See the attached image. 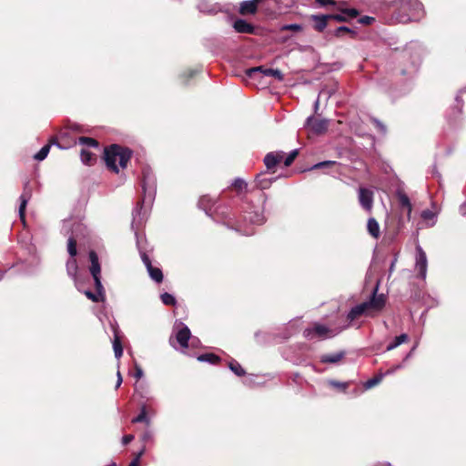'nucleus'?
<instances>
[{
    "label": "nucleus",
    "mask_w": 466,
    "mask_h": 466,
    "mask_svg": "<svg viewBox=\"0 0 466 466\" xmlns=\"http://www.w3.org/2000/svg\"><path fill=\"white\" fill-rule=\"evenodd\" d=\"M244 219L256 225L264 223V206H248V208L245 210Z\"/></svg>",
    "instance_id": "nucleus-7"
},
{
    "label": "nucleus",
    "mask_w": 466,
    "mask_h": 466,
    "mask_svg": "<svg viewBox=\"0 0 466 466\" xmlns=\"http://www.w3.org/2000/svg\"><path fill=\"white\" fill-rule=\"evenodd\" d=\"M114 333H115V337H114V340H113V349H114L116 358L119 359L123 354V348H122L120 339L117 335V330L115 328H114Z\"/></svg>",
    "instance_id": "nucleus-26"
},
{
    "label": "nucleus",
    "mask_w": 466,
    "mask_h": 466,
    "mask_svg": "<svg viewBox=\"0 0 466 466\" xmlns=\"http://www.w3.org/2000/svg\"><path fill=\"white\" fill-rule=\"evenodd\" d=\"M390 7L392 9V18L402 24L420 17L423 12L422 4L419 0H394Z\"/></svg>",
    "instance_id": "nucleus-2"
},
{
    "label": "nucleus",
    "mask_w": 466,
    "mask_h": 466,
    "mask_svg": "<svg viewBox=\"0 0 466 466\" xmlns=\"http://www.w3.org/2000/svg\"><path fill=\"white\" fill-rule=\"evenodd\" d=\"M282 160L285 167L291 166V152L286 153L281 150L269 152L264 157L263 162L267 170L274 173V168Z\"/></svg>",
    "instance_id": "nucleus-5"
},
{
    "label": "nucleus",
    "mask_w": 466,
    "mask_h": 466,
    "mask_svg": "<svg viewBox=\"0 0 466 466\" xmlns=\"http://www.w3.org/2000/svg\"><path fill=\"white\" fill-rule=\"evenodd\" d=\"M380 283L374 287L370 299L353 307L348 313L347 319L353 321L362 315L372 316V312L381 311L386 305V296L378 294Z\"/></svg>",
    "instance_id": "nucleus-1"
},
{
    "label": "nucleus",
    "mask_w": 466,
    "mask_h": 466,
    "mask_svg": "<svg viewBox=\"0 0 466 466\" xmlns=\"http://www.w3.org/2000/svg\"><path fill=\"white\" fill-rule=\"evenodd\" d=\"M140 256L143 263L145 264L150 278L157 283L163 280V273L160 268L152 266L149 257L140 250Z\"/></svg>",
    "instance_id": "nucleus-11"
},
{
    "label": "nucleus",
    "mask_w": 466,
    "mask_h": 466,
    "mask_svg": "<svg viewBox=\"0 0 466 466\" xmlns=\"http://www.w3.org/2000/svg\"><path fill=\"white\" fill-rule=\"evenodd\" d=\"M148 214V206H136L132 211V228H137L142 225Z\"/></svg>",
    "instance_id": "nucleus-12"
},
{
    "label": "nucleus",
    "mask_w": 466,
    "mask_h": 466,
    "mask_svg": "<svg viewBox=\"0 0 466 466\" xmlns=\"http://www.w3.org/2000/svg\"><path fill=\"white\" fill-rule=\"evenodd\" d=\"M143 204H150L155 199L156 190L153 186H148L147 182H143Z\"/></svg>",
    "instance_id": "nucleus-18"
},
{
    "label": "nucleus",
    "mask_w": 466,
    "mask_h": 466,
    "mask_svg": "<svg viewBox=\"0 0 466 466\" xmlns=\"http://www.w3.org/2000/svg\"><path fill=\"white\" fill-rule=\"evenodd\" d=\"M213 201H215V199H213L209 196H203L200 198V204H205V203L213 202Z\"/></svg>",
    "instance_id": "nucleus-49"
},
{
    "label": "nucleus",
    "mask_w": 466,
    "mask_h": 466,
    "mask_svg": "<svg viewBox=\"0 0 466 466\" xmlns=\"http://www.w3.org/2000/svg\"><path fill=\"white\" fill-rule=\"evenodd\" d=\"M137 246H138V248H140V243H139V240H138V239H137Z\"/></svg>",
    "instance_id": "nucleus-64"
},
{
    "label": "nucleus",
    "mask_w": 466,
    "mask_h": 466,
    "mask_svg": "<svg viewBox=\"0 0 466 466\" xmlns=\"http://www.w3.org/2000/svg\"><path fill=\"white\" fill-rule=\"evenodd\" d=\"M307 126L316 135L325 134L329 126V120L320 116H312L307 119Z\"/></svg>",
    "instance_id": "nucleus-6"
},
{
    "label": "nucleus",
    "mask_w": 466,
    "mask_h": 466,
    "mask_svg": "<svg viewBox=\"0 0 466 466\" xmlns=\"http://www.w3.org/2000/svg\"><path fill=\"white\" fill-rule=\"evenodd\" d=\"M416 268L418 269L419 277L425 279L427 271V258L422 250H420L419 257L417 258Z\"/></svg>",
    "instance_id": "nucleus-17"
},
{
    "label": "nucleus",
    "mask_w": 466,
    "mask_h": 466,
    "mask_svg": "<svg viewBox=\"0 0 466 466\" xmlns=\"http://www.w3.org/2000/svg\"><path fill=\"white\" fill-rule=\"evenodd\" d=\"M329 16V21L330 20H335L337 22H339V23H345V22H348V17L342 14L341 12H339V14H328Z\"/></svg>",
    "instance_id": "nucleus-41"
},
{
    "label": "nucleus",
    "mask_w": 466,
    "mask_h": 466,
    "mask_svg": "<svg viewBox=\"0 0 466 466\" xmlns=\"http://www.w3.org/2000/svg\"><path fill=\"white\" fill-rule=\"evenodd\" d=\"M96 293H94L90 290H85L84 294L94 302L104 301L105 300L104 287L102 286V289H98L96 288Z\"/></svg>",
    "instance_id": "nucleus-24"
},
{
    "label": "nucleus",
    "mask_w": 466,
    "mask_h": 466,
    "mask_svg": "<svg viewBox=\"0 0 466 466\" xmlns=\"http://www.w3.org/2000/svg\"><path fill=\"white\" fill-rule=\"evenodd\" d=\"M190 337V329L186 325L180 322L175 326V340L179 344L182 350L187 349Z\"/></svg>",
    "instance_id": "nucleus-9"
},
{
    "label": "nucleus",
    "mask_w": 466,
    "mask_h": 466,
    "mask_svg": "<svg viewBox=\"0 0 466 466\" xmlns=\"http://www.w3.org/2000/svg\"><path fill=\"white\" fill-rule=\"evenodd\" d=\"M25 208H26V206H19V209H18V214H19L20 219L24 225L25 224Z\"/></svg>",
    "instance_id": "nucleus-47"
},
{
    "label": "nucleus",
    "mask_w": 466,
    "mask_h": 466,
    "mask_svg": "<svg viewBox=\"0 0 466 466\" xmlns=\"http://www.w3.org/2000/svg\"><path fill=\"white\" fill-rule=\"evenodd\" d=\"M67 252L70 256L68 260L66 261V268L67 275L74 280L76 288L82 291L80 287V280L78 278V265L77 261L76 259V256L77 254L76 250V240L74 238V237H70L67 241Z\"/></svg>",
    "instance_id": "nucleus-4"
},
{
    "label": "nucleus",
    "mask_w": 466,
    "mask_h": 466,
    "mask_svg": "<svg viewBox=\"0 0 466 466\" xmlns=\"http://www.w3.org/2000/svg\"><path fill=\"white\" fill-rule=\"evenodd\" d=\"M214 206H204L203 210L208 216H211V209Z\"/></svg>",
    "instance_id": "nucleus-51"
},
{
    "label": "nucleus",
    "mask_w": 466,
    "mask_h": 466,
    "mask_svg": "<svg viewBox=\"0 0 466 466\" xmlns=\"http://www.w3.org/2000/svg\"><path fill=\"white\" fill-rule=\"evenodd\" d=\"M255 339L259 344H266L269 342V335L267 332L257 331L255 333Z\"/></svg>",
    "instance_id": "nucleus-37"
},
{
    "label": "nucleus",
    "mask_w": 466,
    "mask_h": 466,
    "mask_svg": "<svg viewBox=\"0 0 466 466\" xmlns=\"http://www.w3.org/2000/svg\"><path fill=\"white\" fill-rule=\"evenodd\" d=\"M408 207H409V212H410V211H411V207H412V206H411V205H409Z\"/></svg>",
    "instance_id": "nucleus-63"
},
{
    "label": "nucleus",
    "mask_w": 466,
    "mask_h": 466,
    "mask_svg": "<svg viewBox=\"0 0 466 466\" xmlns=\"http://www.w3.org/2000/svg\"><path fill=\"white\" fill-rule=\"evenodd\" d=\"M169 342L171 344L172 347H174L175 349H177L176 345H175V340L173 339V338L171 337L170 339H169Z\"/></svg>",
    "instance_id": "nucleus-57"
},
{
    "label": "nucleus",
    "mask_w": 466,
    "mask_h": 466,
    "mask_svg": "<svg viewBox=\"0 0 466 466\" xmlns=\"http://www.w3.org/2000/svg\"><path fill=\"white\" fill-rule=\"evenodd\" d=\"M374 21L375 18L369 15H364L359 19V23L366 25H371Z\"/></svg>",
    "instance_id": "nucleus-44"
},
{
    "label": "nucleus",
    "mask_w": 466,
    "mask_h": 466,
    "mask_svg": "<svg viewBox=\"0 0 466 466\" xmlns=\"http://www.w3.org/2000/svg\"><path fill=\"white\" fill-rule=\"evenodd\" d=\"M244 383L247 384V385H251L252 384V378L251 377L246 378L245 380H244Z\"/></svg>",
    "instance_id": "nucleus-53"
},
{
    "label": "nucleus",
    "mask_w": 466,
    "mask_h": 466,
    "mask_svg": "<svg viewBox=\"0 0 466 466\" xmlns=\"http://www.w3.org/2000/svg\"><path fill=\"white\" fill-rule=\"evenodd\" d=\"M132 422L133 423L144 422L147 425L150 424V420H149V418L147 415V408H146V406H142L141 407L140 413L137 417L132 419Z\"/></svg>",
    "instance_id": "nucleus-29"
},
{
    "label": "nucleus",
    "mask_w": 466,
    "mask_h": 466,
    "mask_svg": "<svg viewBox=\"0 0 466 466\" xmlns=\"http://www.w3.org/2000/svg\"><path fill=\"white\" fill-rule=\"evenodd\" d=\"M332 35L339 38L343 37L346 35H348L350 38H355L357 35V33H356V31L350 29V27L339 26L338 28H336L333 31Z\"/></svg>",
    "instance_id": "nucleus-22"
},
{
    "label": "nucleus",
    "mask_w": 466,
    "mask_h": 466,
    "mask_svg": "<svg viewBox=\"0 0 466 466\" xmlns=\"http://www.w3.org/2000/svg\"><path fill=\"white\" fill-rule=\"evenodd\" d=\"M282 329H284L283 335H280L279 332L275 334L274 339L277 342H282L283 340L289 339L290 336V328L288 325H284Z\"/></svg>",
    "instance_id": "nucleus-36"
},
{
    "label": "nucleus",
    "mask_w": 466,
    "mask_h": 466,
    "mask_svg": "<svg viewBox=\"0 0 466 466\" xmlns=\"http://www.w3.org/2000/svg\"><path fill=\"white\" fill-rule=\"evenodd\" d=\"M461 212L463 215H466V206H461Z\"/></svg>",
    "instance_id": "nucleus-56"
},
{
    "label": "nucleus",
    "mask_w": 466,
    "mask_h": 466,
    "mask_svg": "<svg viewBox=\"0 0 466 466\" xmlns=\"http://www.w3.org/2000/svg\"><path fill=\"white\" fill-rule=\"evenodd\" d=\"M143 376H144V371H143L142 368L137 363H135L134 377L137 380H140Z\"/></svg>",
    "instance_id": "nucleus-45"
},
{
    "label": "nucleus",
    "mask_w": 466,
    "mask_h": 466,
    "mask_svg": "<svg viewBox=\"0 0 466 466\" xmlns=\"http://www.w3.org/2000/svg\"><path fill=\"white\" fill-rule=\"evenodd\" d=\"M309 20L312 23L313 29L321 33L329 25V15H311Z\"/></svg>",
    "instance_id": "nucleus-13"
},
{
    "label": "nucleus",
    "mask_w": 466,
    "mask_h": 466,
    "mask_svg": "<svg viewBox=\"0 0 466 466\" xmlns=\"http://www.w3.org/2000/svg\"><path fill=\"white\" fill-rule=\"evenodd\" d=\"M329 383H330L332 386H334V387H336V388L339 389V390H342V391H344V390L348 388V386H349V384H348V383H341V382H338V381H334V380L330 381Z\"/></svg>",
    "instance_id": "nucleus-46"
},
{
    "label": "nucleus",
    "mask_w": 466,
    "mask_h": 466,
    "mask_svg": "<svg viewBox=\"0 0 466 466\" xmlns=\"http://www.w3.org/2000/svg\"><path fill=\"white\" fill-rule=\"evenodd\" d=\"M228 368L230 369V370L232 372H234L237 376H239V377L245 375V373H246L245 370L236 360L230 361L228 364Z\"/></svg>",
    "instance_id": "nucleus-33"
},
{
    "label": "nucleus",
    "mask_w": 466,
    "mask_h": 466,
    "mask_svg": "<svg viewBox=\"0 0 466 466\" xmlns=\"http://www.w3.org/2000/svg\"><path fill=\"white\" fill-rule=\"evenodd\" d=\"M150 437H151V433H150L149 431H147V432H145V433H144V435H143V440H144V441H147V440H148Z\"/></svg>",
    "instance_id": "nucleus-52"
},
{
    "label": "nucleus",
    "mask_w": 466,
    "mask_h": 466,
    "mask_svg": "<svg viewBox=\"0 0 466 466\" xmlns=\"http://www.w3.org/2000/svg\"><path fill=\"white\" fill-rule=\"evenodd\" d=\"M254 231L252 229L244 232L245 235H252Z\"/></svg>",
    "instance_id": "nucleus-58"
},
{
    "label": "nucleus",
    "mask_w": 466,
    "mask_h": 466,
    "mask_svg": "<svg viewBox=\"0 0 466 466\" xmlns=\"http://www.w3.org/2000/svg\"><path fill=\"white\" fill-rule=\"evenodd\" d=\"M301 29L299 25L293 24V32H298Z\"/></svg>",
    "instance_id": "nucleus-54"
},
{
    "label": "nucleus",
    "mask_w": 466,
    "mask_h": 466,
    "mask_svg": "<svg viewBox=\"0 0 466 466\" xmlns=\"http://www.w3.org/2000/svg\"><path fill=\"white\" fill-rule=\"evenodd\" d=\"M335 165H337L336 161L326 160V161L319 162V163L312 165L311 167H309L307 168L299 169V171L302 173V172H305L306 170L326 168V167H333Z\"/></svg>",
    "instance_id": "nucleus-27"
},
{
    "label": "nucleus",
    "mask_w": 466,
    "mask_h": 466,
    "mask_svg": "<svg viewBox=\"0 0 466 466\" xmlns=\"http://www.w3.org/2000/svg\"><path fill=\"white\" fill-rule=\"evenodd\" d=\"M298 155H299V150L298 149H293V161L298 157Z\"/></svg>",
    "instance_id": "nucleus-55"
},
{
    "label": "nucleus",
    "mask_w": 466,
    "mask_h": 466,
    "mask_svg": "<svg viewBox=\"0 0 466 466\" xmlns=\"http://www.w3.org/2000/svg\"><path fill=\"white\" fill-rule=\"evenodd\" d=\"M89 260L91 262L89 271L94 279L95 286L96 289H102V282L100 279L101 266L98 260V257L94 250L89 252Z\"/></svg>",
    "instance_id": "nucleus-10"
},
{
    "label": "nucleus",
    "mask_w": 466,
    "mask_h": 466,
    "mask_svg": "<svg viewBox=\"0 0 466 466\" xmlns=\"http://www.w3.org/2000/svg\"><path fill=\"white\" fill-rule=\"evenodd\" d=\"M395 198L399 201V204H410V200L402 187L396 189Z\"/></svg>",
    "instance_id": "nucleus-31"
},
{
    "label": "nucleus",
    "mask_w": 466,
    "mask_h": 466,
    "mask_svg": "<svg viewBox=\"0 0 466 466\" xmlns=\"http://www.w3.org/2000/svg\"><path fill=\"white\" fill-rule=\"evenodd\" d=\"M4 273L0 271V280L3 279Z\"/></svg>",
    "instance_id": "nucleus-61"
},
{
    "label": "nucleus",
    "mask_w": 466,
    "mask_h": 466,
    "mask_svg": "<svg viewBox=\"0 0 466 466\" xmlns=\"http://www.w3.org/2000/svg\"><path fill=\"white\" fill-rule=\"evenodd\" d=\"M409 340V337L407 334H400V336L395 337L394 340L387 346V350H392L397 348L400 344L407 342Z\"/></svg>",
    "instance_id": "nucleus-30"
},
{
    "label": "nucleus",
    "mask_w": 466,
    "mask_h": 466,
    "mask_svg": "<svg viewBox=\"0 0 466 466\" xmlns=\"http://www.w3.org/2000/svg\"><path fill=\"white\" fill-rule=\"evenodd\" d=\"M261 0H249L244 1L240 4L239 13L243 15H252L257 11V5Z\"/></svg>",
    "instance_id": "nucleus-16"
},
{
    "label": "nucleus",
    "mask_w": 466,
    "mask_h": 466,
    "mask_svg": "<svg viewBox=\"0 0 466 466\" xmlns=\"http://www.w3.org/2000/svg\"><path fill=\"white\" fill-rule=\"evenodd\" d=\"M78 143L87 147H97L98 143L96 140L91 137H81L78 139Z\"/></svg>",
    "instance_id": "nucleus-35"
},
{
    "label": "nucleus",
    "mask_w": 466,
    "mask_h": 466,
    "mask_svg": "<svg viewBox=\"0 0 466 466\" xmlns=\"http://www.w3.org/2000/svg\"><path fill=\"white\" fill-rule=\"evenodd\" d=\"M270 76L282 80L283 75L279 69L266 68L264 66L252 67L247 70V76L250 78H257L258 76Z\"/></svg>",
    "instance_id": "nucleus-8"
},
{
    "label": "nucleus",
    "mask_w": 466,
    "mask_h": 466,
    "mask_svg": "<svg viewBox=\"0 0 466 466\" xmlns=\"http://www.w3.org/2000/svg\"><path fill=\"white\" fill-rule=\"evenodd\" d=\"M49 150H50V145H46L44 146L35 155V159L38 160V161H42L44 160L48 153H49Z\"/></svg>",
    "instance_id": "nucleus-38"
},
{
    "label": "nucleus",
    "mask_w": 466,
    "mask_h": 466,
    "mask_svg": "<svg viewBox=\"0 0 466 466\" xmlns=\"http://www.w3.org/2000/svg\"><path fill=\"white\" fill-rule=\"evenodd\" d=\"M345 353L343 351L332 353V354H324L320 357V361L322 363H338L344 357Z\"/></svg>",
    "instance_id": "nucleus-20"
},
{
    "label": "nucleus",
    "mask_w": 466,
    "mask_h": 466,
    "mask_svg": "<svg viewBox=\"0 0 466 466\" xmlns=\"http://www.w3.org/2000/svg\"><path fill=\"white\" fill-rule=\"evenodd\" d=\"M315 2L321 7H327L329 10L336 11L339 4L335 0H315Z\"/></svg>",
    "instance_id": "nucleus-34"
},
{
    "label": "nucleus",
    "mask_w": 466,
    "mask_h": 466,
    "mask_svg": "<svg viewBox=\"0 0 466 466\" xmlns=\"http://www.w3.org/2000/svg\"><path fill=\"white\" fill-rule=\"evenodd\" d=\"M344 3H339V5L336 7V11L341 12L348 17V22L352 19L356 18L360 12L356 8H344L343 7Z\"/></svg>",
    "instance_id": "nucleus-23"
},
{
    "label": "nucleus",
    "mask_w": 466,
    "mask_h": 466,
    "mask_svg": "<svg viewBox=\"0 0 466 466\" xmlns=\"http://www.w3.org/2000/svg\"><path fill=\"white\" fill-rule=\"evenodd\" d=\"M198 360L201 362H209L212 364L217 363L219 360V357L213 353H205L198 357Z\"/></svg>",
    "instance_id": "nucleus-32"
},
{
    "label": "nucleus",
    "mask_w": 466,
    "mask_h": 466,
    "mask_svg": "<svg viewBox=\"0 0 466 466\" xmlns=\"http://www.w3.org/2000/svg\"><path fill=\"white\" fill-rule=\"evenodd\" d=\"M285 28L288 29V30H291V25H286Z\"/></svg>",
    "instance_id": "nucleus-60"
},
{
    "label": "nucleus",
    "mask_w": 466,
    "mask_h": 466,
    "mask_svg": "<svg viewBox=\"0 0 466 466\" xmlns=\"http://www.w3.org/2000/svg\"><path fill=\"white\" fill-rule=\"evenodd\" d=\"M232 186L238 190H243L246 188L247 183L241 178H236L232 183Z\"/></svg>",
    "instance_id": "nucleus-42"
},
{
    "label": "nucleus",
    "mask_w": 466,
    "mask_h": 466,
    "mask_svg": "<svg viewBox=\"0 0 466 466\" xmlns=\"http://www.w3.org/2000/svg\"><path fill=\"white\" fill-rule=\"evenodd\" d=\"M436 215H437V211H433L429 208H427L421 212V218L426 222L432 221L435 218Z\"/></svg>",
    "instance_id": "nucleus-39"
},
{
    "label": "nucleus",
    "mask_w": 466,
    "mask_h": 466,
    "mask_svg": "<svg viewBox=\"0 0 466 466\" xmlns=\"http://www.w3.org/2000/svg\"><path fill=\"white\" fill-rule=\"evenodd\" d=\"M305 336L313 339L315 337L324 338L331 332V330L324 325L314 324L313 328L305 329Z\"/></svg>",
    "instance_id": "nucleus-15"
},
{
    "label": "nucleus",
    "mask_w": 466,
    "mask_h": 466,
    "mask_svg": "<svg viewBox=\"0 0 466 466\" xmlns=\"http://www.w3.org/2000/svg\"><path fill=\"white\" fill-rule=\"evenodd\" d=\"M367 229L370 235L374 238H378L380 237V226L378 221L374 218H369L367 223Z\"/></svg>",
    "instance_id": "nucleus-21"
},
{
    "label": "nucleus",
    "mask_w": 466,
    "mask_h": 466,
    "mask_svg": "<svg viewBox=\"0 0 466 466\" xmlns=\"http://www.w3.org/2000/svg\"><path fill=\"white\" fill-rule=\"evenodd\" d=\"M131 150L120 147L118 145H112L105 149V161L108 168L115 173L119 172V168H125L131 157Z\"/></svg>",
    "instance_id": "nucleus-3"
},
{
    "label": "nucleus",
    "mask_w": 466,
    "mask_h": 466,
    "mask_svg": "<svg viewBox=\"0 0 466 466\" xmlns=\"http://www.w3.org/2000/svg\"><path fill=\"white\" fill-rule=\"evenodd\" d=\"M134 440V435L132 434H128V435H125L122 439V443L124 445H127L128 444L129 442H131L132 441Z\"/></svg>",
    "instance_id": "nucleus-48"
},
{
    "label": "nucleus",
    "mask_w": 466,
    "mask_h": 466,
    "mask_svg": "<svg viewBox=\"0 0 466 466\" xmlns=\"http://www.w3.org/2000/svg\"><path fill=\"white\" fill-rule=\"evenodd\" d=\"M373 193L371 190L364 187L360 188L359 199L360 204H371Z\"/></svg>",
    "instance_id": "nucleus-25"
},
{
    "label": "nucleus",
    "mask_w": 466,
    "mask_h": 466,
    "mask_svg": "<svg viewBox=\"0 0 466 466\" xmlns=\"http://www.w3.org/2000/svg\"><path fill=\"white\" fill-rule=\"evenodd\" d=\"M161 301L165 305H175L176 304L175 297L167 292H165L161 295Z\"/></svg>",
    "instance_id": "nucleus-40"
},
{
    "label": "nucleus",
    "mask_w": 466,
    "mask_h": 466,
    "mask_svg": "<svg viewBox=\"0 0 466 466\" xmlns=\"http://www.w3.org/2000/svg\"><path fill=\"white\" fill-rule=\"evenodd\" d=\"M96 156L92 152L82 149L81 150V160L84 164L91 166L96 162Z\"/></svg>",
    "instance_id": "nucleus-28"
},
{
    "label": "nucleus",
    "mask_w": 466,
    "mask_h": 466,
    "mask_svg": "<svg viewBox=\"0 0 466 466\" xmlns=\"http://www.w3.org/2000/svg\"><path fill=\"white\" fill-rule=\"evenodd\" d=\"M116 375H117V380H116V388H119L121 383H122V381H123L122 376H121V373H120L119 370L117 371Z\"/></svg>",
    "instance_id": "nucleus-50"
},
{
    "label": "nucleus",
    "mask_w": 466,
    "mask_h": 466,
    "mask_svg": "<svg viewBox=\"0 0 466 466\" xmlns=\"http://www.w3.org/2000/svg\"><path fill=\"white\" fill-rule=\"evenodd\" d=\"M26 202H27V200H26V199H25L24 198H22V202H21V204L25 205V204H26Z\"/></svg>",
    "instance_id": "nucleus-59"
},
{
    "label": "nucleus",
    "mask_w": 466,
    "mask_h": 466,
    "mask_svg": "<svg viewBox=\"0 0 466 466\" xmlns=\"http://www.w3.org/2000/svg\"><path fill=\"white\" fill-rule=\"evenodd\" d=\"M234 29L238 33H252L253 26L243 19H238L234 22Z\"/></svg>",
    "instance_id": "nucleus-19"
},
{
    "label": "nucleus",
    "mask_w": 466,
    "mask_h": 466,
    "mask_svg": "<svg viewBox=\"0 0 466 466\" xmlns=\"http://www.w3.org/2000/svg\"><path fill=\"white\" fill-rule=\"evenodd\" d=\"M276 179L277 177H273V175L267 170L257 175L255 183L260 189H267Z\"/></svg>",
    "instance_id": "nucleus-14"
},
{
    "label": "nucleus",
    "mask_w": 466,
    "mask_h": 466,
    "mask_svg": "<svg viewBox=\"0 0 466 466\" xmlns=\"http://www.w3.org/2000/svg\"><path fill=\"white\" fill-rule=\"evenodd\" d=\"M365 207L368 208V210H370L372 206L368 205V206H365Z\"/></svg>",
    "instance_id": "nucleus-62"
},
{
    "label": "nucleus",
    "mask_w": 466,
    "mask_h": 466,
    "mask_svg": "<svg viewBox=\"0 0 466 466\" xmlns=\"http://www.w3.org/2000/svg\"><path fill=\"white\" fill-rule=\"evenodd\" d=\"M380 380H381V379L380 377H375V378L370 379L365 382V388L370 389V388L376 386L377 384H379L380 382Z\"/></svg>",
    "instance_id": "nucleus-43"
}]
</instances>
